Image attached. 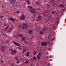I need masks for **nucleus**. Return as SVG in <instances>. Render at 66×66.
Listing matches in <instances>:
<instances>
[{
	"mask_svg": "<svg viewBox=\"0 0 66 66\" xmlns=\"http://www.w3.org/2000/svg\"><path fill=\"white\" fill-rule=\"evenodd\" d=\"M28 24L26 23H23L21 26V29L23 30L25 29H28Z\"/></svg>",
	"mask_w": 66,
	"mask_h": 66,
	"instance_id": "nucleus-1",
	"label": "nucleus"
},
{
	"mask_svg": "<svg viewBox=\"0 0 66 66\" xmlns=\"http://www.w3.org/2000/svg\"><path fill=\"white\" fill-rule=\"evenodd\" d=\"M13 43L14 44V45L16 46H18V47H21V45H20V43H17V42L14 41L13 42Z\"/></svg>",
	"mask_w": 66,
	"mask_h": 66,
	"instance_id": "nucleus-2",
	"label": "nucleus"
},
{
	"mask_svg": "<svg viewBox=\"0 0 66 66\" xmlns=\"http://www.w3.org/2000/svg\"><path fill=\"white\" fill-rule=\"evenodd\" d=\"M20 18L21 20H24L25 19V15L24 14H22L20 16Z\"/></svg>",
	"mask_w": 66,
	"mask_h": 66,
	"instance_id": "nucleus-3",
	"label": "nucleus"
},
{
	"mask_svg": "<svg viewBox=\"0 0 66 66\" xmlns=\"http://www.w3.org/2000/svg\"><path fill=\"white\" fill-rule=\"evenodd\" d=\"M11 53L12 54H15V53H16L17 52V51H16L15 50H13L12 48H11Z\"/></svg>",
	"mask_w": 66,
	"mask_h": 66,
	"instance_id": "nucleus-4",
	"label": "nucleus"
},
{
	"mask_svg": "<svg viewBox=\"0 0 66 66\" xmlns=\"http://www.w3.org/2000/svg\"><path fill=\"white\" fill-rule=\"evenodd\" d=\"M41 46H46L47 45V42H41Z\"/></svg>",
	"mask_w": 66,
	"mask_h": 66,
	"instance_id": "nucleus-5",
	"label": "nucleus"
},
{
	"mask_svg": "<svg viewBox=\"0 0 66 66\" xmlns=\"http://www.w3.org/2000/svg\"><path fill=\"white\" fill-rule=\"evenodd\" d=\"M30 12L31 14H34L36 13V10L34 8H33L30 10Z\"/></svg>",
	"mask_w": 66,
	"mask_h": 66,
	"instance_id": "nucleus-6",
	"label": "nucleus"
},
{
	"mask_svg": "<svg viewBox=\"0 0 66 66\" xmlns=\"http://www.w3.org/2000/svg\"><path fill=\"white\" fill-rule=\"evenodd\" d=\"M42 16L40 15H38L37 17V20L39 21H40L42 20Z\"/></svg>",
	"mask_w": 66,
	"mask_h": 66,
	"instance_id": "nucleus-7",
	"label": "nucleus"
},
{
	"mask_svg": "<svg viewBox=\"0 0 66 66\" xmlns=\"http://www.w3.org/2000/svg\"><path fill=\"white\" fill-rule=\"evenodd\" d=\"M33 32V31L31 29H30L28 31V33L29 34H32V33Z\"/></svg>",
	"mask_w": 66,
	"mask_h": 66,
	"instance_id": "nucleus-8",
	"label": "nucleus"
},
{
	"mask_svg": "<svg viewBox=\"0 0 66 66\" xmlns=\"http://www.w3.org/2000/svg\"><path fill=\"white\" fill-rule=\"evenodd\" d=\"M16 2L15 0H11L10 3L13 4L14 2Z\"/></svg>",
	"mask_w": 66,
	"mask_h": 66,
	"instance_id": "nucleus-9",
	"label": "nucleus"
},
{
	"mask_svg": "<svg viewBox=\"0 0 66 66\" xmlns=\"http://www.w3.org/2000/svg\"><path fill=\"white\" fill-rule=\"evenodd\" d=\"M59 6H61L62 7L64 8L65 7V5L63 4H59Z\"/></svg>",
	"mask_w": 66,
	"mask_h": 66,
	"instance_id": "nucleus-10",
	"label": "nucleus"
},
{
	"mask_svg": "<svg viewBox=\"0 0 66 66\" xmlns=\"http://www.w3.org/2000/svg\"><path fill=\"white\" fill-rule=\"evenodd\" d=\"M39 34L40 35H43L44 34V32L43 30H41L40 31Z\"/></svg>",
	"mask_w": 66,
	"mask_h": 66,
	"instance_id": "nucleus-11",
	"label": "nucleus"
},
{
	"mask_svg": "<svg viewBox=\"0 0 66 66\" xmlns=\"http://www.w3.org/2000/svg\"><path fill=\"white\" fill-rule=\"evenodd\" d=\"M10 20H11L12 21H13V22H14L15 19H14V18H10Z\"/></svg>",
	"mask_w": 66,
	"mask_h": 66,
	"instance_id": "nucleus-12",
	"label": "nucleus"
},
{
	"mask_svg": "<svg viewBox=\"0 0 66 66\" xmlns=\"http://www.w3.org/2000/svg\"><path fill=\"white\" fill-rule=\"evenodd\" d=\"M12 29L9 28L7 30V32L8 33H10V32H11V31H12Z\"/></svg>",
	"mask_w": 66,
	"mask_h": 66,
	"instance_id": "nucleus-13",
	"label": "nucleus"
},
{
	"mask_svg": "<svg viewBox=\"0 0 66 66\" xmlns=\"http://www.w3.org/2000/svg\"><path fill=\"white\" fill-rule=\"evenodd\" d=\"M43 30L44 32H46L47 30V29L45 27H44L43 28Z\"/></svg>",
	"mask_w": 66,
	"mask_h": 66,
	"instance_id": "nucleus-14",
	"label": "nucleus"
},
{
	"mask_svg": "<svg viewBox=\"0 0 66 66\" xmlns=\"http://www.w3.org/2000/svg\"><path fill=\"white\" fill-rule=\"evenodd\" d=\"M19 37H21V38H22L23 36V34H20L19 35Z\"/></svg>",
	"mask_w": 66,
	"mask_h": 66,
	"instance_id": "nucleus-15",
	"label": "nucleus"
},
{
	"mask_svg": "<svg viewBox=\"0 0 66 66\" xmlns=\"http://www.w3.org/2000/svg\"><path fill=\"white\" fill-rule=\"evenodd\" d=\"M21 40L22 41H24L25 40V37H23L22 38Z\"/></svg>",
	"mask_w": 66,
	"mask_h": 66,
	"instance_id": "nucleus-16",
	"label": "nucleus"
},
{
	"mask_svg": "<svg viewBox=\"0 0 66 66\" xmlns=\"http://www.w3.org/2000/svg\"><path fill=\"white\" fill-rule=\"evenodd\" d=\"M37 51H35L34 52V55H36L37 54Z\"/></svg>",
	"mask_w": 66,
	"mask_h": 66,
	"instance_id": "nucleus-17",
	"label": "nucleus"
},
{
	"mask_svg": "<svg viewBox=\"0 0 66 66\" xmlns=\"http://www.w3.org/2000/svg\"><path fill=\"white\" fill-rule=\"evenodd\" d=\"M29 54H30V53L29 52H28L26 54V55L27 56V57L29 56H30V55H29Z\"/></svg>",
	"mask_w": 66,
	"mask_h": 66,
	"instance_id": "nucleus-18",
	"label": "nucleus"
},
{
	"mask_svg": "<svg viewBox=\"0 0 66 66\" xmlns=\"http://www.w3.org/2000/svg\"><path fill=\"white\" fill-rule=\"evenodd\" d=\"M4 49V46L2 45V46L1 51L2 52H3V49Z\"/></svg>",
	"mask_w": 66,
	"mask_h": 66,
	"instance_id": "nucleus-19",
	"label": "nucleus"
},
{
	"mask_svg": "<svg viewBox=\"0 0 66 66\" xmlns=\"http://www.w3.org/2000/svg\"><path fill=\"white\" fill-rule=\"evenodd\" d=\"M28 9H33V7H32L30 6H28Z\"/></svg>",
	"mask_w": 66,
	"mask_h": 66,
	"instance_id": "nucleus-20",
	"label": "nucleus"
},
{
	"mask_svg": "<svg viewBox=\"0 0 66 66\" xmlns=\"http://www.w3.org/2000/svg\"><path fill=\"white\" fill-rule=\"evenodd\" d=\"M9 26H7L5 28V31H6V30H7V29H8V28H9Z\"/></svg>",
	"mask_w": 66,
	"mask_h": 66,
	"instance_id": "nucleus-21",
	"label": "nucleus"
},
{
	"mask_svg": "<svg viewBox=\"0 0 66 66\" xmlns=\"http://www.w3.org/2000/svg\"><path fill=\"white\" fill-rule=\"evenodd\" d=\"M29 61L28 60H26L25 62V63L26 64H28V63H29Z\"/></svg>",
	"mask_w": 66,
	"mask_h": 66,
	"instance_id": "nucleus-22",
	"label": "nucleus"
},
{
	"mask_svg": "<svg viewBox=\"0 0 66 66\" xmlns=\"http://www.w3.org/2000/svg\"><path fill=\"white\" fill-rule=\"evenodd\" d=\"M41 55H42V53H38V55H37L38 56H41Z\"/></svg>",
	"mask_w": 66,
	"mask_h": 66,
	"instance_id": "nucleus-23",
	"label": "nucleus"
},
{
	"mask_svg": "<svg viewBox=\"0 0 66 66\" xmlns=\"http://www.w3.org/2000/svg\"><path fill=\"white\" fill-rule=\"evenodd\" d=\"M51 13L52 14H55V11H52Z\"/></svg>",
	"mask_w": 66,
	"mask_h": 66,
	"instance_id": "nucleus-24",
	"label": "nucleus"
},
{
	"mask_svg": "<svg viewBox=\"0 0 66 66\" xmlns=\"http://www.w3.org/2000/svg\"><path fill=\"white\" fill-rule=\"evenodd\" d=\"M37 58L38 60H39V59H40V56L37 55Z\"/></svg>",
	"mask_w": 66,
	"mask_h": 66,
	"instance_id": "nucleus-25",
	"label": "nucleus"
},
{
	"mask_svg": "<svg viewBox=\"0 0 66 66\" xmlns=\"http://www.w3.org/2000/svg\"><path fill=\"white\" fill-rule=\"evenodd\" d=\"M47 7H48V9H50V6L49 5V4H47Z\"/></svg>",
	"mask_w": 66,
	"mask_h": 66,
	"instance_id": "nucleus-26",
	"label": "nucleus"
},
{
	"mask_svg": "<svg viewBox=\"0 0 66 66\" xmlns=\"http://www.w3.org/2000/svg\"><path fill=\"white\" fill-rule=\"evenodd\" d=\"M15 59H16V60L17 61H19V59H18V58L17 57H15Z\"/></svg>",
	"mask_w": 66,
	"mask_h": 66,
	"instance_id": "nucleus-27",
	"label": "nucleus"
},
{
	"mask_svg": "<svg viewBox=\"0 0 66 66\" xmlns=\"http://www.w3.org/2000/svg\"><path fill=\"white\" fill-rule=\"evenodd\" d=\"M36 58H37L36 57L34 56L33 57V59H34V60H36Z\"/></svg>",
	"mask_w": 66,
	"mask_h": 66,
	"instance_id": "nucleus-28",
	"label": "nucleus"
},
{
	"mask_svg": "<svg viewBox=\"0 0 66 66\" xmlns=\"http://www.w3.org/2000/svg\"><path fill=\"white\" fill-rule=\"evenodd\" d=\"M51 36H49L48 37V39L50 40V39L51 38Z\"/></svg>",
	"mask_w": 66,
	"mask_h": 66,
	"instance_id": "nucleus-29",
	"label": "nucleus"
},
{
	"mask_svg": "<svg viewBox=\"0 0 66 66\" xmlns=\"http://www.w3.org/2000/svg\"><path fill=\"white\" fill-rule=\"evenodd\" d=\"M25 1L26 2H30V1L29 0H25Z\"/></svg>",
	"mask_w": 66,
	"mask_h": 66,
	"instance_id": "nucleus-30",
	"label": "nucleus"
},
{
	"mask_svg": "<svg viewBox=\"0 0 66 66\" xmlns=\"http://www.w3.org/2000/svg\"><path fill=\"white\" fill-rule=\"evenodd\" d=\"M19 12H20V11H19V10H18L16 12V13L17 14L19 13Z\"/></svg>",
	"mask_w": 66,
	"mask_h": 66,
	"instance_id": "nucleus-31",
	"label": "nucleus"
},
{
	"mask_svg": "<svg viewBox=\"0 0 66 66\" xmlns=\"http://www.w3.org/2000/svg\"><path fill=\"white\" fill-rule=\"evenodd\" d=\"M4 17V15H1L0 16V18H3Z\"/></svg>",
	"mask_w": 66,
	"mask_h": 66,
	"instance_id": "nucleus-32",
	"label": "nucleus"
},
{
	"mask_svg": "<svg viewBox=\"0 0 66 66\" xmlns=\"http://www.w3.org/2000/svg\"><path fill=\"white\" fill-rule=\"evenodd\" d=\"M44 16H47V14L45 13H44V15H43Z\"/></svg>",
	"mask_w": 66,
	"mask_h": 66,
	"instance_id": "nucleus-33",
	"label": "nucleus"
},
{
	"mask_svg": "<svg viewBox=\"0 0 66 66\" xmlns=\"http://www.w3.org/2000/svg\"><path fill=\"white\" fill-rule=\"evenodd\" d=\"M25 45H27L28 44V42L27 41H26L24 42Z\"/></svg>",
	"mask_w": 66,
	"mask_h": 66,
	"instance_id": "nucleus-34",
	"label": "nucleus"
},
{
	"mask_svg": "<svg viewBox=\"0 0 66 66\" xmlns=\"http://www.w3.org/2000/svg\"><path fill=\"white\" fill-rule=\"evenodd\" d=\"M6 44H9V41L8 40H6Z\"/></svg>",
	"mask_w": 66,
	"mask_h": 66,
	"instance_id": "nucleus-35",
	"label": "nucleus"
},
{
	"mask_svg": "<svg viewBox=\"0 0 66 66\" xmlns=\"http://www.w3.org/2000/svg\"><path fill=\"white\" fill-rule=\"evenodd\" d=\"M44 13L45 14H47V16H48V13H47V11H45Z\"/></svg>",
	"mask_w": 66,
	"mask_h": 66,
	"instance_id": "nucleus-36",
	"label": "nucleus"
},
{
	"mask_svg": "<svg viewBox=\"0 0 66 66\" xmlns=\"http://www.w3.org/2000/svg\"><path fill=\"white\" fill-rule=\"evenodd\" d=\"M3 62H4V61L3 60H2L1 61V63H3Z\"/></svg>",
	"mask_w": 66,
	"mask_h": 66,
	"instance_id": "nucleus-37",
	"label": "nucleus"
},
{
	"mask_svg": "<svg viewBox=\"0 0 66 66\" xmlns=\"http://www.w3.org/2000/svg\"><path fill=\"white\" fill-rule=\"evenodd\" d=\"M14 64H13V63L11 65V66H14Z\"/></svg>",
	"mask_w": 66,
	"mask_h": 66,
	"instance_id": "nucleus-38",
	"label": "nucleus"
},
{
	"mask_svg": "<svg viewBox=\"0 0 66 66\" xmlns=\"http://www.w3.org/2000/svg\"><path fill=\"white\" fill-rule=\"evenodd\" d=\"M36 3L37 4H38L39 2H38V1H37L36 2Z\"/></svg>",
	"mask_w": 66,
	"mask_h": 66,
	"instance_id": "nucleus-39",
	"label": "nucleus"
},
{
	"mask_svg": "<svg viewBox=\"0 0 66 66\" xmlns=\"http://www.w3.org/2000/svg\"><path fill=\"white\" fill-rule=\"evenodd\" d=\"M19 63H20V62L19 61H17V63L18 64H19Z\"/></svg>",
	"mask_w": 66,
	"mask_h": 66,
	"instance_id": "nucleus-40",
	"label": "nucleus"
},
{
	"mask_svg": "<svg viewBox=\"0 0 66 66\" xmlns=\"http://www.w3.org/2000/svg\"><path fill=\"white\" fill-rule=\"evenodd\" d=\"M53 38V40H55V37H54V38Z\"/></svg>",
	"mask_w": 66,
	"mask_h": 66,
	"instance_id": "nucleus-41",
	"label": "nucleus"
},
{
	"mask_svg": "<svg viewBox=\"0 0 66 66\" xmlns=\"http://www.w3.org/2000/svg\"><path fill=\"white\" fill-rule=\"evenodd\" d=\"M48 66H50V63H49L48 64Z\"/></svg>",
	"mask_w": 66,
	"mask_h": 66,
	"instance_id": "nucleus-42",
	"label": "nucleus"
},
{
	"mask_svg": "<svg viewBox=\"0 0 66 66\" xmlns=\"http://www.w3.org/2000/svg\"><path fill=\"white\" fill-rule=\"evenodd\" d=\"M47 55H48V54H49V52H46Z\"/></svg>",
	"mask_w": 66,
	"mask_h": 66,
	"instance_id": "nucleus-43",
	"label": "nucleus"
},
{
	"mask_svg": "<svg viewBox=\"0 0 66 66\" xmlns=\"http://www.w3.org/2000/svg\"><path fill=\"white\" fill-rule=\"evenodd\" d=\"M48 50L50 51H51V48H48Z\"/></svg>",
	"mask_w": 66,
	"mask_h": 66,
	"instance_id": "nucleus-44",
	"label": "nucleus"
},
{
	"mask_svg": "<svg viewBox=\"0 0 66 66\" xmlns=\"http://www.w3.org/2000/svg\"><path fill=\"white\" fill-rule=\"evenodd\" d=\"M19 50H21V47H19Z\"/></svg>",
	"mask_w": 66,
	"mask_h": 66,
	"instance_id": "nucleus-45",
	"label": "nucleus"
},
{
	"mask_svg": "<svg viewBox=\"0 0 66 66\" xmlns=\"http://www.w3.org/2000/svg\"><path fill=\"white\" fill-rule=\"evenodd\" d=\"M57 19H60V17H58L57 18Z\"/></svg>",
	"mask_w": 66,
	"mask_h": 66,
	"instance_id": "nucleus-46",
	"label": "nucleus"
},
{
	"mask_svg": "<svg viewBox=\"0 0 66 66\" xmlns=\"http://www.w3.org/2000/svg\"><path fill=\"white\" fill-rule=\"evenodd\" d=\"M49 60L51 61H52V59H49Z\"/></svg>",
	"mask_w": 66,
	"mask_h": 66,
	"instance_id": "nucleus-47",
	"label": "nucleus"
},
{
	"mask_svg": "<svg viewBox=\"0 0 66 66\" xmlns=\"http://www.w3.org/2000/svg\"><path fill=\"white\" fill-rule=\"evenodd\" d=\"M57 24H59V23H60V22L57 21Z\"/></svg>",
	"mask_w": 66,
	"mask_h": 66,
	"instance_id": "nucleus-48",
	"label": "nucleus"
},
{
	"mask_svg": "<svg viewBox=\"0 0 66 66\" xmlns=\"http://www.w3.org/2000/svg\"><path fill=\"white\" fill-rule=\"evenodd\" d=\"M21 27V25H19V28H20Z\"/></svg>",
	"mask_w": 66,
	"mask_h": 66,
	"instance_id": "nucleus-49",
	"label": "nucleus"
},
{
	"mask_svg": "<svg viewBox=\"0 0 66 66\" xmlns=\"http://www.w3.org/2000/svg\"><path fill=\"white\" fill-rule=\"evenodd\" d=\"M50 58H51V57H52V56H51V55L50 56Z\"/></svg>",
	"mask_w": 66,
	"mask_h": 66,
	"instance_id": "nucleus-50",
	"label": "nucleus"
},
{
	"mask_svg": "<svg viewBox=\"0 0 66 66\" xmlns=\"http://www.w3.org/2000/svg\"><path fill=\"white\" fill-rule=\"evenodd\" d=\"M58 13L59 14H60V11H58Z\"/></svg>",
	"mask_w": 66,
	"mask_h": 66,
	"instance_id": "nucleus-51",
	"label": "nucleus"
},
{
	"mask_svg": "<svg viewBox=\"0 0 66 66\" xmlns=\"http://www.w3.org/2000/svg\"><path fill=\"white\" fill-rule=\"evenodd\" d=\"M40 9V8H38L37 9V10L38 11H39Z\"/></svg>",
	"mask_w": 66,
	"mask_h": 66,
	"instance_id": "nucleus-52",
	"label": "nucleus"
},
{
	"mask_svg": "<svg viewBox=\"0 0 66 66\" xmlns=\"http://www.w3.org/2000/svg\"><path fill=\"white\" fill-rule=\"evenodd\" d=\"M24 51L23 50L22 53H24Z\"/></svg>",
	"mask_w": 66,
	"mask_h": 66,
	"instance_id": "nucleus-53",
	"label": "nucleus"
},
{
	"mask_svg": "<svg viewBox=\"0 0 66 66\" xmlns=\"http://www.w3.org/2000/svg\"><path fill=\"white\" fill-rule=\"evenodd\" d=\"M53 40V38H52L51 40V41H52V40Z\"/></svg>",
	"mask_w": 66,
	"mask_h": 66,
	"instance_id": "nucleus-54",
	"label": "nucleus"
},
{
	"mask_svg": "<svg viewBox=\"0 0 66 66\" xmlns=\"http://www.w3.org/2000/svg\"><path fill=\"white\" fill-rule=\"evenodd\" d=\"M4 25L5 26H6V24H4Z\"/></svg>",
	"mask_w": 66,
	"mask_h": 66,
	"instance_id": "nucleus-55",
	"label": "nucleus"
},
{
	"mask_svg": "<svg viewBox=\"0 0 66 66\" xmlns=\"http://www.w3.org/2000/svg\"><path fill=\"white\" fill-rule=\"evenodd\" d=\"M28 4H30V2H28Z\"/></svg>",
	"mask_w": 66,
	"mask_h": 66,
	"instance_id": "nucleus-56",
	"label": "nucleus"
},
{
	"mask_svg": "<svg viewBox=\"0 0 66 66\" xmlns=\"http://www.w3.org/2000/svg\"><path fill=\"white\" fill-rule=\"evenodd\" d=\"M3 35H4H4H5V34H4V33H3Z\"/></svg>",
	"mask_w": 66,
	"mask_h": 66,
	"instance_id": "nucleus-57",
	"label": "nucleus"
},
{
	"mask_svg": "<svg viewBox=\"0 0 66 66\" xmlns=\"http://www.w3.org/2000/svg\"><path fill=\"white\" fill-rule=\"evenodd\" d=\"M47 58H48V57H49V56H47V57H46Z\"/></svg>",
	"mask_w": 66,
	"mask_h": 66,
	"instance_id": "nucleus-58",
	"label": "nucleus"
},
{
	"mask_svg": "<svg viewBox=\"0 0 66 66\" xmlns=\"http://www.w3.org/2000/svg\"><path fill=\"white\" fill-rule=\"evenodd\" d=\"M2 7L3 8V7H4V6L3 5H2Z\"/></svg>",
	"mask_w": 66,
	"mask_h": 66,
	"instance_id": "nucleus-59",
	"label": "nucleus"
},
{
	"mask_svg": "<svg viewBox=\"0 0 66 66\" xmlns=\"http://www.w3.org/2000/svg\"><path fill=\"white\" fill-rule=\"evenodd\" d=\"M23 50L25 51V50H26V49H24Z\"/></svg>",
	"mask_w": 66,
	"mask_h": 66,
	"instance_id": "nucleus-60",
	"label": "nucleus"
},
{
	"mask_svg": "<svg viewBox=\"0 0 66 66\" xmlns=\"http://www.w3.org/2000/svg\"><path fill=\"white\" fill-rule=\"evenodd\" d=\"M62 11H65V9H62Z\"/></svg>",
	"mask_w": 66,
	"mask_h": 66,
	"instance_id": "nucleus-61",
	"label": "nucleus"
},
{
	"mask_svg": "<svg viewBox=\"0 0 66 66\" xmlns=\"http://www.w3.org/2000/svg\"><path fill=\"white\" fill-rule=\"evenodd\" d=\"M48 44H49V42H47Z\"/></svg>",
	"mask_w": 66,
	"mask_h": 66,
	"instance_id": "nucleus-62",
	"label": "nucleus"
},
{
	"mask_svg": "<svg viewBox=\"0 0 66 66\" xmlns=\"http://www.w3.org/2000/svg\"><path fill=\"white\" fill-rule=\"evenodd\" d=\"M33 60V59H32H32H31V60Z\"/></svg>",
	"mask_w": 66,
	"mask_h": 66,
	"instance_id": "nucleus-63",
	"label": "nucleus"
},
{
	"mask_svg": "<svg viewBox=\"0 0 66 66\" xmlns=\"http://www.w3.org/2000/svg\"><path fill=\"white\" fill-rule=\"evenodd\" d=\"M33 39V38H31V39Z\"/></svg>",
	"mask_w": 66,
	"mask_h": 66,
	"instance_id": "nucleus-64",
	"label": "nucleus"
}]
</instances>
